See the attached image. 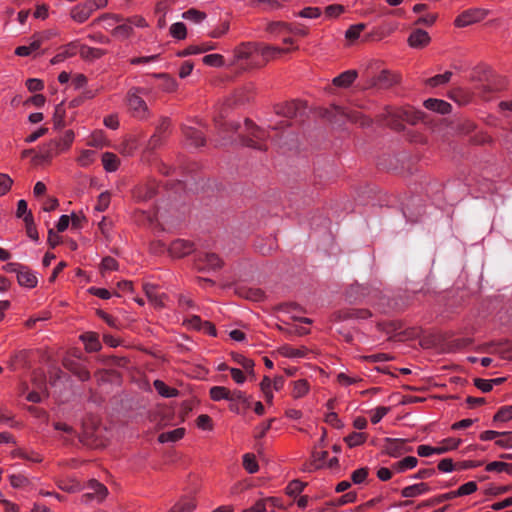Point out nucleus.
Returning a JSON list of instances; mask_svg holds the SVG:
<instances>
[{
	"mask_svg": "<svg viewBox=\"0 0 512 512\" xmlns=\"http://www.w3.org/2000/svg\"><path fill=\"white\" fill-rule=\"evenodd\" d=\"M102 163L106 171L114 172L118 169L120 161L115 154L105 152L102 155Z\"/></svg>",
	"mask_w": 512,
	"mask_h": 512,
	"instance_id": "bb28decb",
	"label": "nucleus"
},
{
	"mask_svg": "<svg viewBox=\"0 0 512 512\" xmlns=\"http://www.w3.org/2000/svg\"><path fill=\"white\" fill-rule=\"evenodd\" d=\"M357 499V493L355 491H350L342 496H340L336 501H335V505L336 506H342V505H345V504H348V503H353L355 502Z\"/></svg>",
	"mask_w": 512,
	"mask_h": 512,
	"instance_id": "052dcab7",
	"label": "nucleus"
},
{
	"mask_svg": "<svg viewBox=\"0 0 512 512\" xmlns=\"http://www.w3.org/2000/svg\"><path fill=\"white\" fill-rule=\"evenodd\" d=\"M424 106L426 109L437 112L439 114L445 115L451 111L452 106L450 103L435 98H429L424 101Z\"/></svg>",
	"mask_w": 512,
	"mask_h": 512,
	"instance_id": "ddd939ff",
	"label": "nucleus"
},
{
	"mask_svg": "<svg viewBox=\"0 0 512 512\" xmlns=\"http://www.w3.org/2000/svg\"><path fill=\"white\" fill-rule=\"evenodd\" d=\"M210 397L214 401L227 400L230 398V390L224 386H213L210 388Z\"/></svg>",
	"mask_w": 512,
	"mask_h": 512,
	"instance_id": "7c9ffc66",
	"label": "nucleus"
},
{
	"mask_svg": "<svg viewBox=\"0 0 512 512\" xmlns=\"http://www.w3.org/2000/svg\"><path fill=\"white\" fill-rule=\"evenodd\" d=\"M218 133L222 137L221 145L226 144V134L230 131L238 133L242 145L266 151L268 135L265 130L255 125L251 120L246 119L244 125L238 123H217Z\"/></svg>",
	"mask_w": 512,
	"mask_h": 512,
	"instance_id": "f257e3e1",
	"label": "nucleus"
},
{
	"mask_svg": "<svg viewBox=\"0 0 512 512\" xmlns=\"http://www.w3.org/2000/svg\"><path fill=\"white\" fill-rule=\"evenodd\" d=\"M512 419V405L502 406L493 417L494 422H507Z\"/></svg>",
	"mask_w": 512,
	"mask_h": 512,
	"instance_id": "4c0bfd02",
	"label": "nucleus"
},
{
	"mask_svg": "<svg viewBox=\"0 0 512 512\" xmlns=\"http://www.w3.org/2000/svg\"><path fill=\"white\" fill-rule=\"evenodd\" d=\"M421 112L411 108H386L385 123L394 130L403 129L402 122L415 124L421 119Z\"/></svg>",
	"mask_w": 512,
	"mask_h": 512,
	"instance_id": "7ed1b4c3",
	"label": "nucleus"
},
{
	"mask_svg": "<svg viewBox=\"0 0 512 512\" xmlns=\"http://www.w3.org/2000/svg\"><path fill=\"white\" fill-rule=\"evenodd\" d=\"M477 490V483L474 481L467 482L461 485L457 490L452 491L454 498L466 496L474 493Z\"/></svg>",
	"mask_w": 512,
	"mask_h": 512,
	"instance_id": "c9c22d12",
	"label": "nucleus"
},
{
	"mask_svg": "<svg viewBox=\"0 0 512 512\" xmlns=\"http://www.w3.org/2000/svg\"><path fill=\"white\" fill-rule=\"evenodd\" d=\"M27 357V352L25 350L15 352L9 362V365L12 370L16 369V365L18 363H25Z\"/></svg>",
	"mask_w": 512,
	"mask_h": 512,
	"instance_id": "13d9d810",
	"label": "nucleus"
},
{
	"mask_svg": "<svg viewBox=\"0 0 512 512\" xmlns=\"http://www.w3.org/2000/svg\"><path fill=\"white\" fill-rule=\"evenodd\" d=\"M255 51V45L251 42H243L234 50V63L247 60Z\"/></svg>",
	"mask_w": 512,
	"mask_h": 512,
	"instance_id": "f3484780",
	"label": "nucleus"
},
{
	"mask_svg": "<svg viewBox=\"0 0 512 512\" xmlns=\"http://www.w3.org/2000/svg\"><path fill=\"white\" fill-rule=\"evenodd\" d=\"M196 502L193 498L182 497L177 503H175L169 512H193L196 509Z\"/></svg>",
	"mask_w": 512,
	"mask_h": 512,
	"instance_id": "b1692460",
	"label": "nucleus"
},
{
	"mask_svg": "<svg viewBox=\"0 0 512 512\" xmlns=\"http://www.w3.org/2000/svg\"><path fill=\"white\" fill-rule=\"evenodd\" d=\"M222 264V260L214 253L200 255L196 261V266L199 271L217 270Z\"/></svg>",
	"mask_w": 512,
	"mask_h": 512,
	"instance_id": "6e6552de",
	"label": "nucleus"
},
{
	"mask_svg": "<svg viewBox=\"0 0 512 512\" xmlns=\"http://www.w3.org/2000/svg\"><path fill=\"white\" fill-rule=\"evenodd\" d=\"M203 62L208 66L220 67L224 65V57L220 54H209L203 57Z\"/></svg>",
	"mask_w": 512,
	"mask_h": 512,
	"instance_id": "a18cd8bd",
	"label": "nucleus"
},
{
	"mask_svg": "<svg viewBox=\"0 0 512 512\" xmlns=\"http://www.w3.org/2000/svg\"><path fill=\"white\" fill-rule=\"evenodd\" d=\"M74 140V132L72 130H67L63 137L60 139V140H57L58 142H60V150L61 151H64L66 149H68L70 147V145L72 144Z\"/></svg>",
	"mask_w": 512,
	"mask_h": 512,
	"instance_id": "bf43d9fd",
	"label": "nucleus"
},
{
	"mask_svg": "<svg viewBox=\"0 0 512 512\" xmlns=\"http://www.w3.org/2000/svg\"><path fill=\"white\" fill-rule=\"evenodd\" d=\"M110 204V193L103 192L98 196L97 204L95 206V210L99 212L105 211Z\"/></svg>",
	"mask_w": 512,
	"mask_h": 512,
	"instance_id": "864d4df0",
	"label": "nucleus"
},
{
	"mask_svg": "<svg viewBox=\"0 0 512 512\" xmlns=\"http://www.w3.org/2000/svg\"><path fill=\"white\" fill-rule=\"evenodd\" d=\"M170 34L178 40L185 39L187 35L185 24L182 22L172 24L170 27Z\"/></svg>",
	"mask_w": 512,
	"mask_h": 512,
	"instance_id": "a19ab883",
	"label": "nucleus"
},
{
	"mask_svg": "<svg viewBox=\"0 0 512 512\" xmlns=\"http://www.w3.org/2000/svg\"><path fill=\"white\" fill-rule=\"evenodd\" d=\"M64 116L65 110L63 108V103H60L56 106L53 117L54 125L56 128H61L64 126Z\"/></svg>",
	"mask_w": 512,
	"mask_h": 512,
	"instance_id": "3c124183",
	"label": "nucleus"
},
{
	"mask_svg": "<svg viewBox=\"0 0 512 512\" xmlns=\"http://www.w3.org/2000/svg\"><path fill=\"white\" fill-rule=\"evenodd\" d=\"M79 53H80L81 57L84 58V59L99 58L103 54L100 49L91 48V47H88V46H85V45L80 47Z\"/></svg>",
	"mask_w": 512,
	"mask_h": 512,
	"instance_id": "79ce46f5",
	"label": "nucleus"
},
{
	"mask_svg": "<svg viewBox=\"0 0 512 512\" xmlns=\"http://www.w3.org/2000/svg\"><path fill=\"white\" fill-rule=\"evenodd\" d=\"M390 411V407L379 406L372 411L371 422L373 424L379 423L382 418Z\"/></svg>",
	"mask_w": 512,
	"mask_h": 512,
	"instance_id": "4d7b16f0",
	"label": "nucleus"
},
{
	"mask_svg": "<svg viewBox=\"0 0 512 512\" xmlns=\"http://www.w3.org/2000/svg\"><path fill=\"white\" fill-rule=\"evenodd\" d=\"M491 352L500 355L503 359H512V342L508 340L491 343Z\"/></svg>",
	"mask_w": 512,
	"mask_h": 512,
	"instance_id": "aec40b11",
	"label": "nucleus"
},
{
	"mask_svg": "<svg viewBox=\"0 0 512 512\" xmlns=\"http://www.w3.org/2000/svg\"><path fill=\"white\" fill-rule=\"evenodd\" d=\"M158 192V186L154 182H149L137 188L135 196L141 201L152 199Z\"/></svg>",
	"mask_w": 512,
	"mask_h": 512,
	"instance_id": "412c9836",
	"label": "nucleus"
},
{
	"mask_svg": "<svg viewBox=\"0 0 512 512\" xmlns=\"http://www.w3.org/2000/svg\"><path fill=\"white\" fill-rule=\"evenodd\" d=\"M92 13L93 10L90 6V3L86 1L83 4L73 7L70 15L74 21L83 23L91 16Z\"/></svg>",
	"mask_w": 512,
	"mask_h": 512,
	"instance_id": "9b49d317",
	"label": "nucleus"
},
{
	"mask_svg": "<svg viewBox=\"0 0 512 512\" xmlns=\"http://www.w3.org/2000/svg\"><path fill=\"white\" fill-rule=\"evenodd\" d=\"M418 459L414 456H407L404 459L395 462L392 465V470L396 473H402L406 470L413 469L417 466Z\"/></svg>",
	"mask_w": 512,
	"mask_h": 512,
	"instance_id": "393cba45",
	"label": "nucleus"
},
{
	"mask_svg": "<svg viewBox=\"0 0 512 512\" xmlns=\"http://www.w3.org/2000/svg\"><path fill=\"white\" fill-rule=\"evenodd\" d=\"M486 471L488 472H506L512 474V464L503 461H494L486 465Z\"/></svg>",
	"mask_w": 512,
	"mask_h": 512,
	"instance_id": "2f4dec72",
	"label": "nucleus"
},
{
	"mask_svg": "<svg viewBox=\"0 0 512 512\" xmlns=\"http://www.w3.org/2000/svg\"><path fill=\"white\" fill-rule=\"evenodd\" d=\"M371 316L369 310L366 309H352L344 313V318H359L367 319Z\"/></svg>",
	"mask_w": 512,
	"mask_h": 512,
	"instance_id": "5fc2aeb1",
	"label": "nucleus"
},
{
	"mask_svg": "<svg viewBox=\"0 0 512 512\" xmlns=\"http://www.w3.org/2000/svg\"><path fill=\"white\" fill-rule=\"evenodd\" d=\"M368 474L369 469L367 467L359 468L352 473L351 480L354 484H361L367 479Z\"/></svg>",
	"mask_w": 512,
	"mask_h": 512,
	"instance_id": "09e8293b",
	"label": "nucleus"
},
{
	"mask_svg": "<svg viewBox=\"0 0 512 512\" xmlns=\"http://www.w3.org/2000/svg\"><path fill=\"white\" fill-rule=\"evenodd\" d=\"M495 444L501 448H512V432H502Z\"/></svg>",
	"mask_w": 512,
	"mask_h": 512,
	"instance_id": "6e6d98bb",
	"label": "nucleus"
},
{
	"mask_svg": "<svg viewBox=\"0 0 512 512\" xmlns=\"http://www.w3.org/2000/svg\"><path fill=\"white\" fill-rule=\"evenodd\" d=\"M429 42V34L422 29L414 30L408 38V43L413 48H423L428 45Z\"/></svg>",
	"mask_w": 512,
	"mask_h": 512,
	"instance_id": "f8f14e48",
	"label": "nucleus"
},
{
	"mask_svg": "<svg viewBox=\"0 0 512 512\" xmlns=\"http://www.w3.org/2000/svg\"><path fill=\"white\" fill-rule=\"evenodd\" d=\"M153 385H154L155 390L161 396L166 397V398L176 397L179 393L177 389L167 386L161 380H155Z\"/></svg>",
	"mask_w": 512,
	"mask_h": 512,
	"instance_id": "cd10ccee",
	"label": "nucleus"
},
{
	"mask_svg": "<svg viewBox=\"0 0 512 512\" xmlns=\"http://www.w3.org/2000/svg\"><path fill=\"white\" fill-rule=\"evenodd\" d=\"M357 75L356 70H347L335 77L332 82L337 87L347 88L355 81Z\"/></svg>",
	"mask_w": 512,
	"mask_h": 512,
	"instance_id": "4be33fe9",
	"label": "nucleus"
},
{
	"mask_svg": "<svg viewBox=\"0 0 512 512\" xmlns=\"http://www.w3.org/2000/svg\"><path fill=\"white\" fill-rule=\"evenodd\" d=\"M364 28V24L353 25L346 31L345 36L349 40H355L359 37L360 33L364 30Z\"/></svg>",
	"mask_w": 512,
	"mask_h": 512,
	"instance_id": "0e129e2a",
	"label": "nucleus"
},
{
	"mask_svg": "<svg viewBox=\"0 0 512 512\" xmlns=\"http://www.w3.org/2000/svg\"><path fill=\"white\" fill-rule=\"evenodd\" d=\"M321 13L322 11L318 7H306L295 15L302 18L315 19L318 18L321 15Z\"/></svg>",
	"mask_w": 512,
	"mask_h": 512,
	"instance_id": "49530a36",
	"label": "nucleus"
},
{
	"mask_svg": "<svg viewBox=\"0 0 512 512\" xmlns=\"http://www.w3.org/2000/svg\"><path fill=\"white\" fill-rule=\"evenodd\" d=\"M326 117L332 120V118L341 117L346 118L352 122H360L361 125H368L369 119L363 117L358 111L348 110L338 105H332L326 112Z\"/></svg>",
	"mask_w": 512,
	"mask_h": 512,
	"instance_id": "20e7f679",
	"label": "nucleus"
},
{
	"mask_svg": "<svg viewBox=\"0 0 512 512\" xmlns=\"http://www.w3.org/2000/svg\"><path fill=\"white\" fill-rule=\"evenodd\" d=\"M430 490H431V488L427 483H418V484L404 487L401 490V495L405 498H412V497L426 494Z\"/></svg>",
	"mask_w": 512,
	"mask_h": 512,
	"instance_id": "a211bd4d",
	"label": "nucleus"
},
{
	"mask_svg": "<svg viewBox=\"0 0 512 512\" xmlns=\"http://www.w3.org/2000/svg\"><path fill=\"white\" fill-rule=\"evenodd\" d=\"M133 31L132 26L129 23H123L118 25L113 30V35L118 38H127Z\"/></svg>",
	"mask_w": 512,
	"mask_h": 512,
	"instance_id": "c03bdc74",
	"label": "nucleus"
},
{
	"mask_svg": "<svg viewBox=\"0 0 512 512\" xmlns=\"http://www.w3.org/2000/svg\"><path fill=\"white\" fill-rule=\"evenodd\" d=\"M25 227H26V233L29 238L32 240L37 241L38 240V232L34 223V218L32 213H29L24 217Z\"/></svg>",
	"mask_w": 512,
	"mask_h": 512,
	"instance_id": "f704fd0d",
	"label": "nucleus"
},
{
	"mask_svg": "<svg viewBox=\"0 0 512 512\" xmlns=\"http://www.w3.org/2000/svg\"><path fill=\"white\" fill-rule=\"evenodd\" d=\"M168 251L172 257L181 258L193 251V243L183 239H176L170 244Z\"/></svg>",
	"mask_w": 512,
	"mask_h": 512,
	"instance_id": "1a4fd4ad",
	"label": "nucleus"
},
{
	"mask_svg": "<svg viewBox=\"0 0 512 512\" xmlns=\"http://www.w3.org/2000/svg\"><path fill=\"white\" fill-rule=\"evenodd\" d=\"M305 486H306L305 483H303L299 480H293L286 487L287 494L290 496H296L303 491Z\"/></svg>",
	"mask_w": 512,
	"mask_h": 512,
	"instance_id": "8fccbe9b",
	"label": "nucleus"
},
{
	"mask_svg": "<svg viewBox=\"0 0 512 512\" xmlns=\"http://www.w3.org/2000/svg\"><path fill=\"white\" fill-rule=\"evenodd\" d=\"M367 439V434L363 432H352L344 438V441L349 447H356L363 444Z\"/></svg>",
	"mask_w": 512,
	"mask_h": 512,
	"instance_id": "72a5a7b5",
	"label": "nucleus"
},
{
	"mask_svg": "<svg viewBox=\"0 0 512 512\" xmlns=\"http://www.w3.org/2000/svg\"><path fill=\"white\" fill-rule=\"evenodd\" d=\"M452 499H454V496H453L452 491H450L448 493L435 496V497L425 501L423 503V505H425V506H435V505L440 504V503H442L444 501H448V500H452Z\"/></svg>",
	"mask_w": 512,
	"mask_h": 512,
	"instance_id": "603ef678",
	"label": "nucleus"
},
{
	"mask_svg": "<svg viewBox=\"0 0 512 512\" xmlns=\"http://www.w3.org/2000/svg\"><path fill=\"white\" fill-rule=\"evenodd\" d=\"M95 151L93 150H84L77 159L79 165L86 167L90 165L95 160Z\"/></svg>",
	"mask_w": 512,
	"mask_h": 512,
	"instance_id": "de8ad7c7",
	"label": "nucleus"
},
{
	"mask_svg": "<svg viewBox=\"0 0 512 512\" xmlns=\"http://www.w3.org/2000/svg\"><path fill=\"white\" fill-rule=\"evenodd\" d=\"M76 53L77 45L75 43H70L66 47H64V49L61 52L56 54L50 62L52 65H56L58 63L63 62L65 59L74 56Z\"/></svg>",
	"mask_w": 512,
	"mask_h": 512,
	"instance_id": "a878e982",
	"label": "nucleus"
},
{
	"mask_svg": "<svg viewBox=\"0 0 512 512\" xmlns=\"http://www.w3.org/2000/svg\"><path fill=\"white\" fill-rule=\"evenodd\" d=\"M60 142H58L57 140H52L50 141L48 144H46L45 146H43V149H42V158L44 160H50L54 155H57L58 153L61 152L60 150Z\"/></svg>",
	"mask_w": 512,
	"mask_h": 512,
	"instance_id": "c756f323",
	"label": "nucleus"
},
{
	"mask_svg": "<svg viewBox=\"0 0 512 512\" xmlns=\"http://www.w3.org/2000/svg\"><path fill=\"white\" fill-rule=\"evenodd\" d=\"M452 77V72L446 71L444 74L435 75L427 80L429 86L435 87L447 83Z\"/></svg>",
	"mask_w": 512,
	"mask_h": 512,
	"instance_id": "37998d69",
	"label": "nucleus"
},
{
	"mask_svg": "<svg viewBox=\"0 0 512 512\" xmlns=\"http://www.w3.org/2000/svg\"><path fill=\"white\" fill-rule=\"evenodd\" d=\"M243 467L250 474H254V473H256L258 471L259 466H258L256 458H255V456L253 454H251V453L244 454V456H243Z\"/></svg>",
	"mask_w": 512,
	"mask_h": 512,
	"instance_id": "e433bc0d",
	"label": "nucleus"
},
{
	"mask_svg": "<svg viewBox=\"0 0 512 512\" xmlns=\"http://www.w3.org/2000/svg\"><path fill=\"white\" fill-rule=\"evenodd\" d=\"M235 361L241 365L247 372H253L254 362L253 360L246 358L243 355H236L234 357Z\"/></svg>",
	"mask_w": 512,
	"mask_h": 512,
	"instance_id": "69168bd1",
	"label": "nucleus"
},
{
	"mask_svg": "<svg viewBox=\"0 0 512 512\" xmlns=\"http://www.w3.org/2000/svg\"><path fill=\"white\" fill-rule=\"evenodd\" d=\"M149 90L144 87H131L126 94V104L134 118L146 120L151 116L147 103L143 99Z\"/></svg>",
	"mask_w": 512,
	"mask_h": 512,
	"instance_id": "f03ea898",
	"label": "nucleus"
},
{
	"mask_svg": "<svg viewBox=\"0 0 512 512\" xmlns=\"http://www.w3.org/2000/svg\"><path fill=\"white\" fill-rule=\"evenodd\" d=\"M216 49V44L212 42L203 43L201 45H191L178 53L180 57H186L193 54H201Z\"/></svg>",
	"mask_w": 512,
	"mask_h": 512,
	"instance_id": "5701e85b",
	"label": "nucleus"
},
{
	"mask_svg": "<svg viewBox=\"0 0 512 512\" xmlns=\"http://www.w3.org/2000/svg\"><path fill=\"white\" fill-rule=\"evenodd\" d=\"M417 453L421 457H429L433 454H444L445 448H435L429 445H420L417 447Z\"/></svg>",
	"mask_w": 512,
	"mask_h": 512,
	"instance_id": "ea45409f",
	"label": "nucleus"
},
{
	"mask_svg": "<svg viewBox=\"0 0 512 512\" xmlns=\"http://www.w3.org/2000/svg\"><path fill=\"white\" fill-rule=\"evenodd\" d=\"M305 104L301 101H291L275 106L277 115L283 116L287 119L302 116L305 112Z\"/></svg>",
	"mask_w": 512,
	"mask_h": 512,
	"instance_id": "423d86ee",
	"label": "nucleus"
},
{
	"mask_svg": "<svg viewBox=\"0 0 512 512\" xmlns=\"http://www.w3.org/2000/svg\"><path fill=\"white\" fill-rule=\"evenodd\" d=\"M327 456H328L327 451L314 452L313 453V462L311 463V465L315 469L321 468L323 466V463L326 460Z\"/></svg>",
	"mask_w": 512,
	"mask_h": 512,
	"instance_id": "e2e57ef3",
	"label": "nucleus"
},
{
	"mask_svg": "<svg viewBox=\"0 0 512 512\" xmlns=\"http://www.w3.org/2000/svg\"><path fill=\"white\" fill-rule=\"evenodd\" d=\"M309 391V384L307 380L300 379L293 382L292 395L294 398H301Z\"/></svg>",
	"mask_w": 512,
	"mask_h": 512,
	"instance_id": "473e14b6",
	"label": "nucleus"
},
{
	"mask_svg": "<svg viewBox=\"0 0 512 512\" xmlns=\"http://www.w3.org/2000/svg\"><path fill=\"white\" fill-rule=\"evenodd\" d=\"M80 339L88 352H96L101 349L99 336L95 332H86L80 336Z\"/></svg>",
	"mask_w": 512,
	"mask_h": 512,
	"instance_id": "6ab92c4d",
	"label": "nucleus"
},
{
	"mask_svg": "<svg viewBox=\"0 0 512 512\" xmlns=\"http://www.w3.org/2000/svg\"><path fill=\"white\" fill-rule=\"evenodd\" d=\"M405 440L403 439H385V451L392 457H399L404 453Z\"/></svg>",
	"mask_w": 512,
	"mask_h": 512,
	"instance_id": "4468645a",
	"label": "nucleus"
},
{
	"mask_svg": "<svg viewBox=\"0 0 512 512\" xmlns=\"http://www.w3.org/2000/svg\"><path fill=\"white\" fill-rule=\"evenodd\" d=\"M163 139H164V136L158 134V133H154L148 143H147V149L150 150V151H153L155 149H157L163 142Z\"/></svg>",
	"mask_w": 512,
	"mask_h": 512,
	"instance_id": "774afa93",
	"label": "nucleus"
},
{
	"mask_svg": "<svg viewBox=\"0 0 512 512\" xmlns=\"http://www.w3.org/2000/svg\"><path fill=\"white\" fill-rule=\"evenodd\" d=\"M306 349H296L292 347H283V354L291 358H303L306 355Z\"/></svg>",
	"mask_w": 512,
	"mask_h": 512,
	"instance_id": "680f3d73",
	"label": "nucleus"
},
{
	"mask_svg": "<svg viewBox=\"0 0 512 512\" xmlns=\"http://www.w3.org/2000/svg\"><path fill=\"white\" fill-rule=\"evenodd\" d=\"M399 75L391 73L390 71L383 70L374 79L373 86H377L382 89H387L394 84L399 82Z\"/></svg>",
	"mask_w": 512,
	"mask_h": 512,
	"instance_id": "9d476101",
	"label": "nucleus"
},
{
	"mask_svg": "<svg viewBox=\"0 0 512 512\" xmlns=\"http://www.w3.org/2000/svg\"><path fill=\"white\" fill-rule=\"evenodd\" d=\"M185 434L184 428H176L174 430L164 432L159 435V442H175L180 440Z\"/></svg>",
	"mask_w": 512,
	"mask_h": 512,
	"instance_id": "c85d7f7f",
	"label": "nucleus"
},
{
	"mask_svg": "<svg viewBox=\"0 0 512 512\" xmlns=\"http://www.w3.org/2000/svg\"><path fill=\"white\" fill-rule=\"evenodd\" d=\"M183 134L190 145L200 147L205 144L203 133L193 127H183Z\"/></svg>",
	"mask_w": 512,
	"mask_h": 512,
	"instance_id": "2eb2a0df",
	"label": "nucleus"
},
{
	"mask_svg": "<svg viewBox=\"0 0 512 512\" xmlns=\"http://www.w3.org/2000/svg\"><path fill=\"white\" fill-rule=\"evenodd\" d=\"M182 17L185 20H188V21H191L194 23H200L202 20H204L206 18V14L197 9L191 8V9L185 11L182 14Z\"/></svg>",
	"mask_w": 512,
	"mask_h": 512,
	"instance_id": "58836bf2",
	"label": "nucleus"
},
{
	"mask_svg": "<svg viewBox=\"0 0 512 512\" xmlns=\"http://www.w3.org/2000/svg\"><path fill=\"white\" fill-rule=\"evenodd\" d=\"M86 489L88 491L82 495V501L84 503H89L94 500L101 502L108 494L107 487L95 479L87 483Z\"/></svg>",
	"mask_w": 512,
	"mask_h": 512,
	"instance_id": "39448f33",
	"label": "nucleus"
},
{
	"mask_svg": "<svg viewBox=\"0 0 512 512\" xmlns=\"http://www.w3.org/2000/svg\"><path fill=\"white\" fill-rule=\"evenodd\" d=\"M17 280L21 286L33 288L37 285V277L27 266H23L19 270Z\"/></svg>",
	"mask_w": 512,
	"mask_h": 512,
	"instance_id": "dca6fc26",
	"label": "nucleus"
},
{
	"mask_svg": "<svg viewBox=\"0 0 512 512\" xmlns=\"http://www.w3.org/2000/svg\"><path fill=\"white\" fill-rule=\"evenodd\" d=\"M344 11V7L339 4L329 5L325 8V14L329 18L338 17Z\"/></svg>",
	"mask_w": 512,
	"mask_h": 512,
	"instance_id": "338daca9",
	"label": "nucleus"
},
{
	"mask_svg": "<svg viewBox=\"0 0 512 512\" xmlns=\"http://www.w3.org/2000/svg\"><path fill=\"white\" fill-rule=\"evenodd\" d=\"M488 12L484 9H470L464 11L455 19V25L457 27H465L472 23L478 22L487 16Z\"/></svg>",
	"mask_w": 512,
	"mask_h": 512,
	"instance_id": "0eeeda50",
	"label": "nucleus"
}]
</instances>
